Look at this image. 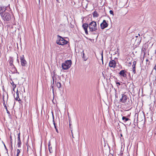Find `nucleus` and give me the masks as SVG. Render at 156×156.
Here are the masks:
<instances>
[{"mask_svg": "<svg viewBox=\"0 0 156 156\" xmlns=\"http://www.w3.org/2000/svg\"><path fill=\"white\" fill-rule=\"evenodd\" d=\"M146 61L147 62L149 61H148V59H147L146 60Z\"/></svg>", "mask_w": 156, "mask_h": 156, "instance_id": "obj_37", "label": "nucleus"}, {"mask_svg": "<svg viewBox=\"0 0 156 156\" xmlns=\"http://www.w3.org/2000/svg\"><path fill=\"white\" fill-rule=\"evenodd\" d=\"M16 94L17 95L16 97H17V98H19V92L18 91V90H17L16 92Z\"/></svg>", "mask_w": 156, "mask_h": 156, "instance_id": "obj_24", "label": "nucleus"}, {"mask_svg": "<svg viewBox=\"0 0 156 156\" xmlns=\"http://www.w3.org/2000/svg\"><path fill=\"white\" fill-rule=\"evenodd\" d=\"M116 62L114 60H112L110 61L109 63V66L110 67L115 68L116 66Z\"/></svg>", "mask_w": 156, "mask_h": 156, "instance_id": "obj_9", "label": "nucleus"}, {"mask_svg": "<svg viewBox=\"0 0 156 156\" xmlns=\"http://www.w3.org/2000/svg\"><path fill=\"white\" fill-rule=\"evenodd\" d=\"M72 64V61L71 60H67L63 63L62 65V69L67 70L70 68Z\"/></svg>", "mask_w": 156, "mask_h": 156, "instance_id": "obj_3", "label": "nucleus"}, {"mask_svg": "<svg viewBox=\"0 0 156 156\" xmlns=\"http://www.w3.org/2000/svg\"><path fill=\"white\" fill-rule=\"evenodd\" d=\"M90 32L93 34L97 35V37L98 36L99 34L97 32L98 27L96 22L92 21L89 24Z\"/></svg>", "mask_w": 156, "mask_h": 156, "instance_id": "obj_1", "label": "nucleus"}, {"mask_svg": "<svg viewBox=\"0 0 156 156\" xmlns=\"http://www.w3.org/2000/svg\"><path fill=\"white\" fill-rule=\"evenodd\" d=\"M18 98H19V100H20L19 98H17V97H16V98H15V99L16 101H19V100L18 99Z\"/></svg>", "mask_w": 156, "mask_h": 156, "instance_id": "obj_31", "label": "nucleus"}, {"mask_svg": "<svg viewBox=\"0 0 156 156\" xmlns=\"http://www.w3.org/2000/svg\"><path fill=\"white\" fill-rule=\"evenodd\" d=\"M53 83H54V80L53 79Z\"/></svg>", "mask_w": 156, "mask_h": 156, "instance_id": "obj_44", "label": "nucleus"}, {"mask_svg": "<svg viewBox=\"0 0 156 156\" xmlns=\"http://www.w3.org/2000/svg\"><path fill=\"white\" fill-rule=\"evenodd\" d=\"M108 25V23L105 20H104L103 22L100 24L101 28L102 30L104 29L107 27Z\"/></svg>", "mask_w": 156, "mask_h": 156, "instance_id": "obj_6", "label": "nucleus"}, {"mask_svg": "<svg viewBox=\"0 0 156 156\" xmlns=\"http://www.w3.org/2000/svg\"><path fill=\"white\" fill-rule=\"evenodd\" d=\"M53 124L54 125V127H55L56 126V125H55V123H53Z\"/></svg>", "mask_w": 156, "mask_h": 156, "instance_id": "obj_35", "label": "nucleus"}, {"mask_svg": "<svg viewBox=\"0 0 156 156\" xmlns=\"http://www.w3.org/2000/svg\"><path fill=\"white\" fill-rule=\"evenodd\" d=\"M21 65L22 66H25L27 62L24 58V55H22L20 58Z\"/></svg>", "mask_w": 156, "mask_h": 156, "instance_id": "obj_5", "label": "nucleus"}, {"mask_svg": "<svg viewBox=\"0 0 156 156\" xmlns=\"http://www.w3.org/2000/svg\"><path fill=\"white\" fill-rule=\"evenodd\" d=\"M82 52L83 53V59L84 60V61H86L87 60V58L85 56V55L84 53V51H83Z\"/></svg>", "mask_w": 156, "mask_h": 156, "instance_id": "obj_20", "label": "nucleus"}, {"mask_svg": "<svg viewBox=\"0 0 156 156\" xmlns=\"http://www.w3.org/2000/svg\"><path fill=\"white\" fill-rule=\"evenodd\" d=\"M27 144H28V142H27V143H26V144L27 145V146L28 147L27 145Z\"/></svg>", "mask_w": 156, "mask_h": 156, "instance_id": "obj_39", "label": "nucleus"}, {"mask_svg": "<svg viewBox=\"0 0 156 156\" xmlns=\"http://www.w3.org/2000/svg\"><path fill=\"white\" fill-rule=\"evenodd\" d=\"M55 129H56V132L57 133H58V130L57 129V128L56 127H56H55Z\"/></svg>", "mask_w": 156, "mask_h": 156, "instance_id": "obj_30", "label": "nucleus"}, {"mask_svg": "<svg viewBox=\"0 0 156 156\" xmlns=\"http://www.w3.org/2000/svg\"><path fill=\"white\" fill-rule=\"evenodd\" d=\"M82 27L85 31L86 34H88L87 28L88 27L89 28V24L87 23H84L83 24Z\"/></svg>", "mask_w": 156, "mask_h": 156, "instance_id": "obj_8", "label": "nucleus"}, {"mask_svg": "<svg viewBox=\"0 0 156 156\" xmlns=\"http://www.w3.org/2000/svg\"><path fill=\"white\" fill-rule=\"evenodd\" d=\"M56 1H57V2H59V1H58V0H56Z\"/></svg>", "mask_w": 156, "mask_h": 156, "instance_id": "obj_41", "label": "nucleus"}, {"mask_svg": "<svg viewBox=\"0 0 156 156\" xmlns=\"http://www.w3.org/2000/svg\"><path fill=\"white\" fill-rule=\"evenodd\" d=\"M48 150L50 153H51L53 152V150L52 149V147L51 146L48 147Z\"/></svg>", "mask_w": 156, "mask_h": 156, "instance_id": "obj_21", "label": "nucleus"}, {"mask_svg": "<svg viewBox=\"0 0 156 156\" xmlns=\"http://www.w3.org/2000/svg\"><path fill=\"white\" fill-rule=\"evenodd\" d=\"M65 26L66 25L64 23L61 24L59 26L60 28L62 30H65Z\"/></svg>", "mask_w": 156, "mask_h": 156, "instance_id": "obj_16", "label": "nucleus"}, {"mask_svg": "<svg viewBox=\"0 0 156 156\" xmlns=\"http://www.w3.org/2000/svg\"><path fill=\"white\" fill-rule=\"evenodd\" d=\"M4 147H5V149L6 150V151H7L6 153H7V154H8V149L7 148H6V146H5V144H4Z\"/></svg>", "mask_w": 156, "mask_h": 156, "instance_id": "obj_27", "label": "nucleus"}, {"mask_svg": "<svg viewBox=\"0 0 156 156\" xmlns=\"http://www.w3.org/2000/svg\"><path fill=\"white\" fill-rule=\"evenodd\" d=\"M138 36H140V34H138Z\"/></svg>", "mask_w": 156, "mask_h": 156, "instance_id": "obj_43", "label": "nucleus"}, {"mask_svg": "<svg viewBox=\"0 0 156 156\" xmlns=\"http://www.w3.org/2000/svg\"><path fill=\"white\" fill-rule=\"evenodd\" d=\"M109 12H110V14L112 15L113 16L114 15L113 12L112 10H110L109 11Z\"/></svg>", "mask_w": 156, "mask_h": 156, "instance_id": "obj_26", "label": "nucleus"}, {"mask_svg": "<svg viewBox=\"0 0 156 156\" xmlns=\"http://www.w3.org/2000/svg\"><path fill=\"white\" fill-rule=\"evenodd\" d=\"M99 16L98 14V12L96 11H95L93 13V16L94 17H98Z\"/></svg>", "mask_w": 156, "mask_h": 156, "instance_id": "obj_19", "label": "nucleus"}, {"mask_svg": "<svg viewBox=\"0 0 156 156\" xmlns=\"http://www.w3.org/2000/svg\"><path fill=\"white\" fill-rule=\"evenodd\" d=\"M6 7L1 6L0 7V14L1 16H2L6 10Z\"/></svg>", "mask_w": 156, "mask_h": 156, "instance_id": "obj_10", "label": "nucleus"}, {"mask_svg": "<svg viewBox=\"0 0 156 156\" xmlns=\"http://www.w3.org/2000/svg\"><path fill=\"white\" fill-rule=\"evenodd\" d=\"M17 61L18 62H19V60L17 58Z\"/></svg>", "mask_w": 156, "mask_h": 156, "instance_id": "obj_40", "label": "nucleus"}, {"mask_svg": "<svg viewBox=\"0 0 156 156\" xmlns=\"http://www.w3.org/2000/svg\"><path fill=\"white\" fill-rule=\"evenodd\" d=\"M48 147H49V146H51L50 141H49V142L48 143Z\"/></svg>", "mask_w": 156, "mask_h": 156, "instance_id": "obj_32", "label": "nucleus"}, {"mask_svg": "<svg viewBox=\"0 0 156 156\" xmlns=\"http://www.w3.org/2000/svg\"><path fill=\"white\" fill-rule=\"evenodd\" d=\"M101 60L102 61V62L103 63V52L101 53Z\"/></svg>", "mask_w": 156, "mask_h": 156, "instance_id": "obj_29", "label": "nucleus"}, {"mask_svg": "<svg viewBox=\"0 0 156 156\" xmlns=\"http://www.w3.org/2000/svg\"><path fill=\"white\" fill-rule=\"evenodd\" d=\"M129 64H130V65H131V62H129Z\"/></svg>", "mask_w": 156, "mask_h": 156, "instance_id": "obj_36", "label": "nucleus"}, {"mask_svg": "<svg viewBox=\"0 0 156 156\" xmlns=\"http://www.w3.org/2000/svg\"><path fill=\"white\" fill-rule=\"evenodd\" d=\"M138 37V36H136V37Z\"/></svg>", "mask_w": 156, "mask_h": 156, "instance_id": "obj_42", "label": "nucleus"}, {"mask_svg": "<svg viewBox=\"0 0 156 156\" xmlns=\"http://www.w3.org/2000/svg\"><path fill=\"white\" fill-rule=\"evenodd\" d=\"M12 87H13V90H14L15 88H16V84H13L12 85Z\"/></svg>", "mask_w": 156, "mask_h": 156, "instance_id": "obj_25", "label": "nucleus"}, {"mask_svg": "<svg viewBox=\"0 0 156 156\" xmlns=\"http://www.w3.org/2000/svg\"><path fill=\"white\" fill-rule=\"evenodd\" d=\"M113 78H114L115 79V78H116V77H115V76H113Z\"/></svg>", "mask_w": 156, "mask_h": 156, "instance_id": "obj_38", "label": "nucleus"}, {"mask_svg": "<svg viewBox=\"0 0 156 156\" xmlns=\"http://www.w3.org/2000/svg\"><path fill=\"white\" fill-rule=\"evenodd\" d=\"M122 119L124 121V122H126L128 121H129L130 119L128 118L125 116H123L122 117Z\"/></svg>", "mask_w": 156, "mask_h": 156, "instance_id": "obj_17", "label": "nucleus"}, {"mask_svg": "<svg viewBox=\"0 0 156 156\" xmlns=\"http://www.w3.org/2000/svg\"><path fill=\"white\" fill-rule=\"evenodd\" d=\"M9 63L10 64V65L11 66H12L14 67V66L13 64V59L12 57H10L9 60Z\"/></svg>", "mask_w": 156, "mask_h": 156, "instance_id": "obj_15", "label": "nucleus"}, {"mask_svg": "<svg viewBox=\"0 0 156 156\" xmlns=\"http://www.w3.org/2000/svg\"><path fill=\"white\" fill-rule=\"evenodd\" d=\"M20 133H19L18 134V142L17 144V146L18 147V148L20 147L21 146V140L20 138Z\"/></svg>", "mask_w": 156, "mask_h": 156, "instance_id": "obj_13", "label": "nucleus"}, {"mask_svg": "<svg viewBox=\"0 0 156 156\" xmlns=\"http://www.w3.org/2000/svg\"><path fill=\"white\" fill-rule=\"evenodd\" d=\"M3 105H4L5 108V109H6V111L7 113V114L9 115V116L10 115V114L8 110L7 109V106H6V105L5 104V100H4V97L3 98Z\"/></svg>", "mask_w": 156, "mask_h": 156, "instance_id": "obj_14", "label": "nucleus"}, {"mask_svg": "<svg viewBox=\"0 0 156 156\" xmlns=\"http://www.w3.org/2000/svg\"><path fill=\"white\" fill-rule=\"evenodd\" d=\"M2 19L4 21H8L10 20L11 17L10 14L7 12H5L4 14L1 16Z\"/></svg>", "mask_w": 156, "mask_h": 156, "instance_id": "obj_4", "label": "nucleus"}, {"mask_svg": "<svg viewBox=\"0 0 156 156\" xmlns=\"http://www.w3.org/2000/svg\"><path fill=\"white\" fill-rule=\"evenodd\" d=\"M56 43L59 45H63L67 44L68 41L65 40L61 36L57 35V40L56 41Z\"/></svg>", "mask_w": 156, "mask_h": 156, "instance_id": "obj_2", "label": "nucleus"}, {"mask_svg": "<svg viewBox=\"0 0 156 156\" xmlns=\"http://www.w3.org/2000/svg\"><path fill=\"white\" fill-rule=\"evenodd\" d=\"M115 83L117 84L119 86H120L121 85L120 83L119 82L116 81Z\"/></svg>", "mask_w": 156, "mask_h": 156, "instance_id": "obj_28", "label": "nucleus"}, {"mask_svg": "<svg viewBox=\"0 0 156 156\" xmlns=\"http://www.w3.org/2000/svg\"><path fill=\"white\" fill-rule=\"evenodd\" d=\"M20 152V151L19 149H17V154L16 156H19V154Z\"/></svg>", "mask_w": 156, "mask_h": 156, "instance_id": "obj_23", "label": "nucleus"}, {"mask_svg": "<svg viewBox=\"0 0 156 156\" xmlns=\"http://www.w3.org/2000/svg\"><path fill=\"white\" fill-rule=\"evenodd\" d=\"M127 97L124 94H122V98L120 99V101L123 103L126 102L127 100Z\"/></svg>", "mask_w": 156, "mask_h": 156, "instance_id": "obj_7", "label": "nucleus"}, {"mask_svg": "<svg viewBox=\"0 0 156 156\" xmlns=\"http://www.w3.org/2000/svg\"><path fill=\"white\" fill-rule=\"evenodd\" d=\"M51 113L52 114V118H53V123H55L54 117V115L53 112H52Z\"/></svg>", "mask_w": 156, "mask_h": 156, "instance_id": "obj_22", "label": "nucleus"}, {"mask_svg": "<svg viewBox=\"0 0 156 156\" xmlns=\"http://www.w3.org/2000/svg\"><path fill=\"white\" fill-rule=\"evenodd\" d=\"M11 147H12V146H11Z\"/></svg>", "mask_w": 156, "mask_h": 156, "instance_id": "obj_45", "label": "nucleus"}, {"mask_svg": "<svg viewBox=\"0 0 156 156\" xmlns=\"http://www.w3.org/2000/svg\"><path fill=\"white\" fill-rule=\"evenodd\" d=\"M10 83L11 85H12L13 84H14V82L13 81H12V82H10Z\"/></svg>", "mask_w": 156, "mask_h": 156, "instance_id": "obj_34", "label": "nucleus"}, {"mask_svg": "<svg viewBox=\"0 0 156 156\" xmlns=\"http://www.w3.org/2000/svg\"><path fill=\"white\" fill-rule=\"evenodd\" d=\"M56 86L59 90H61L62 88L61 83L59 82H57L56 83Z\"/></svg>", "mask_w": 156, "mask_h": 156, "instance_id": "obj_18", "label": "nucleus"}, {"mask_svg": "<svg viewBox=\"0 0 156 156\" xmlns=\"http://www.w3.org/2000/svg\"><path fill=\"white\" fill-rule=\"evenodd\" d=\"M71 133H72V137H73V138H74V137H73V133L72 132V130H71Z\"/></svg>", "mask_w": 156, "mask_h": 156, "instance_id": "obj_33", "label": "nucleus"}, {"mask_svg": "<svg viewBox=\"0 0 156 156\" xmlns=\"http://www.w3.org/2000/svg\"><path fill=\"white\" fill-rule=\"evenodd\" d=\"M136 61H134L133 62V64L132 65L133 67V72L134 74H135L136 73Z\"/></svg>", "mask_w": 156, "mask_h": 156, "instance_id": "obj_12", "label": "nucleus"}, {"mask_svg": "<svg viewBox=\"0 0 156 156\" xmlns=\"http://www.w3.org/2000/svg\"><path fill=\"white\" fill-rule=\"evenodd\" d=\"M126 71L125 70H122L119 73V74L120 76L126 78L127 74H126Z\"/></svg>", "mask_w": 156, "mask_h": 156, "instance_id": "obj_11", "label": "nucleus"}]
</instances>
